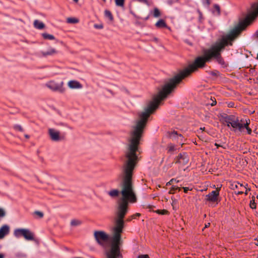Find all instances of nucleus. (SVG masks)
I'll return each mask as SVG.
<instances>
[{
  "label": "nucleus",
  "instance_id": "7",
  "mask_svg": "<svg viewBox=\"0 0 258 258\" xmlns=\"http://www.w3.org/2000/svg\"><path fill=\"white\" fill-rule=\"evenodd\" d=\"M63 82L62 81L58 82L55 80H52L48 81L45 84V86L52 91L58 92L62 93L65 91V88L63 87Z\"/></svg>",
  "mask_w": 258,
  "mask_h": 258
},
{
  "label": "nucleus",
  "instance_id": "23",
  "mask_svg": "<svg viewBox=\"0 0 258 258\" xmlns=\"http://www.w3.org/2000/svg\"><path fill=\"white\" fill-rule=\"evenodd\" d=\"M252 200L250 201V207L252 209H255L256 208V204L255 203V197L254 196L252 197Z\"/></svg>",
  "mask_w": 258,
  "mask_h": 258
},
{
  "label": "nucleus",
  "instance_id": "29",
  "mask_svg": "<svg viewBox=\"0 0 258 258\" xmlns=\"http://www.w3.org/2000/svg\"><path fill=\"white\" fill-rule=\"evenodd\" d=\"M6 216L5 210L2 208H0V218H3Z\"/></svg>",
  "mask_w": 258,
  "mask_h": 258
},
{
  "label": "nucleus",
  "instance_id": "9",
  "mask_svg": "<svg viewBox=\"0 0 258 258\" xmlns=\"http://www.w3.org/2000/svg\"><path fill=\"white\" fill-rule=\"evenodd\" d=\"M219 189L217 188L216 190H213L207 195V200L212 202H217L219 195Z\"/></svg>",
  "mask_w": 258,
  "mask_h": 258
},
{
  "label": "nucleus",
  "instance_id": "38",
  "mask_svg": "<svg viewBox=\"0 0 258 258\" xmlns=\"http://www.w3.org/2000/svg\"><path fill=\"white\" fill-rule=\"evenodd\" d=\"M215 145L217 147V148H223V149H225V147H223L221 145H220L217 143H215Z\"/></svg>",
  "mask_w": 258,
  "mask_h": 258
},
{
  "label": "nucleus",
  "instance_id": "44",
  "mask_svg": "<svg viewBox=\"0 0 258 258\" xmlns=\"http://www.w3.org/2000/svg\"><path fill=\"white\" fill-rule=\"evenodd\" d=\"M5 255L3 253H0V258H4Z\"/></svg>",
  "mask_w": 258,
  "mask_h": 258
},
{
  "label": "nucleus",
  "instance_id": "39",
  "mask_svg": "<svg viewBox=\"0 0 258 258\" xmlns=\"http://www.w3.org/2000/svg\"><path fill=\"white\" fill-rule=\"evenodd\" d=\"M183 188L184 189V192L185 193H186L187 191L189 190V188L187 187H183Z\"/></svg>",
  "mask_w": 258,
  "mask_h": 258
},
{
  "label": "nucleus",
  "instance_id": "12",
  "mask_svg": "<svg viewBox=\"0 0 258 258\" xmlns=\"http://www.w3.org/2000/svg\"><path fill=\"white\" fill-rule=\"evenodd\" d=\"M9 227L7 225H3L0 228V239L3 238L6 235H7L9 233Z\"/></svg>",
  "mask_w": 258,
  "mask_h": 258
},
{
  "label": "nucleus",
  "instance_id": "34",
  "mask_svg": "<svg viewBox=\"0 0 258 258\" xmlns=\"http://www.w3.org/2000/svg\"><path fill=\"white\" fill-rule=\"evenodd\" d=\"M138 258H150L148 254H142L138 256Z\"/></svg>",
  "mask_w": 258,
  "mask_h": 258
},
{
  "label": "nucleus",
  "instance_id": "35",
  "mask_svg": "<svg viewBox=\"0 0 258 258\" xmlns=\"http://www.w3.org/2000/svg\"><path fill=\"white\" fill-rule=\"evenodd\" d=\"M94 27H95L96 28H98V29H102L103 28V25L96 24L94 25Z\"/></svg>",
  "mask_w": 258,
  "mask_h": 258
},
{
  "label": "nucleus",
  "instance_id": "49",
  "mask_svg": "<svg viewBox=\"0 0 258 258\" xmlns=\"http://www.w3.org/2000/svg\"><path fill=\"white\" fill-rule=\"evenodd\" d=\"M204 129H205V127H203V128L201 127L200 128V130H203V131L204 130Z\"/></svg>",
  "mask_w": 258,
  "mask_h": 258
},
{
  "label": "nucleus",
  "instance_id": "37",
  "mask_svg": "<svg viewBox=\"0 0 258 258\" xmlns=\"http://www.w3.org/2000/svg\"><path fill=\"white\" fill-rule=\"evenodd\" d=\"M245 128L247 130L248 134L250 135L251 133V130L249 127H246Z\"/></svg>",
  "mask_w": 258,
  "mask_h": 258
},
{
  "label": "nucleus",
  "instance_id": "4",
  "mask_svg": "<svg viewBox=\"0 0 258 258\" xmlns=\"http://www.w3.org/2000/svg\"><path fill=\"white\" fill-rule=\"evenodd\" d=\"M94 236L97 243L104 248L107 247L109 236L104 231L96 230L94 232Z\"/></svg>",
  "mask_w": 258,
  "mask_h": 258
},
{
  "label": "nucleus",
  "instance_id": "1",
  "mask_svg": "<svg viewBox=\"0 0 258 258\" xmlns=\"http://www.w3.org/2000/svg\"><path fill=\"white\" fill-rule=\"evenodd\" d=\"M147 123L146 121L139 117L135 121V124L132 126L130 133L125 154V161L122 169L121 190L113 189L108 192V195L112 198L118 197L119 194L121 197L117 202L114 226L111 229L110 248L105 252L106 257H122L119 246L121 244V234L124 228L123 219L127 212L129 203H135L137 201L132 177L133 171L139 161L137 152Z\"/></svg>",
  "mask_w": 258,
  "mask_h": 258
},
{
  "label": "nucleus",
  "instance_id": "32",
  "mask_svg": "<svg viewBox=\"0 0 258 258\" xmlns=\"http://www.w3.org/2000/svg\"><path fill=\"white\" fill-rule=\"evenodd\" d=\"M177 136V134L176 132H171L170 134V137L171 138H175Z\"/></svg>",
  "mask_w": 258,
  "mask_h": 258
},
{
  "label": "nucleus",
  "instance_id": "30",
  "mask_svg": "<svg viewBox=\"0 0 258 258\" xmlns=\"http://www.w3.org/2000/svg\"><path fill=\"white\" fill-rule=\"evenodd\" d=\"M141 216V214L140 213H136L132 216L127 219V221H131L133 219H135L136 217H140Z\"/></svg>",
  "mask_w": 258,
  "mask_h": 258
},
{
  "label": "nucleus",
  "instance_id": "27",
  "mask_svg": "<svg viewBox=\"0 0 258 258\" xmlns=\"http://www.w3.org/2000/svg\"><path fill=\"white\" fill-rule=\"evenodd\" d=\"M214 9L215 10V12L217 13V15H220V8L219 5H215L214 6Z\"/></svg>",
  "mask_w": 258,
  "mask_h": 258
},
{
  "label": "nucleus",
  "instance_id": "2",
  "mask_svg": "<svg viewBox=\"0 0 258 258\" xmlns=\"http://www.w3.org/2000/svg\"><path fill=\"white\" fill-rule=\"evenodd\" d=\"M243 26L242 24L239 26H235L228 34L223 35L218 39L211 45L210 48L204 50L203 56L197 57L192 64L189 65L188 67L183 70L176 76L170 79L162 87V89L158 93L154 95L152 99L147 103L143 110L138 113V117H141L148 122L150 116L154 113L158 108L161 101L166 98L167 95L176 88L182 79L188 77L198 68L204 67L206 62L215 59L219 63L223 64L224 60L221 57V51L226 46L232 45V41L242 31Z\"/></svg>",
  "mask_w": 258,
  "mask_h": 258
},
{
  "label": "nucleus",
  "instance_id": "36",
  "mask_svg": "<svg viewBox=\"0 0 258 258\" xmlns=\"http://www.w3.org/2000/svg\"><path fill=\"white\" fill-rule=\"evenodd\" d=\"M175 180L174 179H171L169 182H168L167 183H166V185H171L172 184V183L173 182V181H175Z\"/></svg>",
  "mask_w": 258,
  "mask_h": 258
},
{
  "label": "nucleus",
  "instance_id": "10",
  "mask_svg": "<svg viewBox=\"0 0 258 258\" xmlns=\"http://www.w3.org/2000/svg\"><path fill=\"white\" fill-rule=\"evenodd\" d=\"M188 162V158L185 153L180 154L177 157V163L180 164L181 166H184L186 165Z\"/></svg>",
  "mask_w": 258,
  "mask_h": 258
},
{
  "label": "nucleus",
  "instance_id": "24",
  "mask_svg": "<svg viewBox=\"0 0 258 258\" xmlns=\"http://www.w3.org/2000/svg\"><path fill=\"white\" fill-rule=\"evenodd\" d=\"M155 212L160 215H166L168 214V211L166 210H157Z\"/></svg>",
  "mask_w": 258,
  "mask_h": 258
},
{
  "label": "nucleus",
  "instance_id": "18",
  "mask_svg": "<svg viewBox=\"0 0 258 258\" xmlns=\"http://www.w3.org/2000/svg\"><path fill=\"white\" fill-rule=\"evenodd\" d=\"M42 37L44 39L52 40L55 39V37L53 35L48 34L47 33H43L41 34Z\"/></svg>",
  "mask_w": 258,
  "mask_h": 258
},
{
  "label": "nucleus",
  "instance_id": "16",
  "mask_svg": "<svg viewBox=\"0 0 258 258\" xmlns=\"http://www.w3.org/2000/svg\"><path fill=\"white\" fill-rule=\"evenodd\" d=\"M155 26H156V27L159 28H166L167 27L165 21L162 19H160L159 21H158L156 23Z\"/></svg>",
  "mask_w": 258,
  "mask_h": 258
},
{
  "label": "nucleus",
  "instance_id": "45",
  "mask_svg": "<svg viewBox=\"0 0 258 258\" xmlns=\"http://www.w3.org/2000/svg\"><path fill=\"white\" fill-rule=\"evenodd\" d=\"M25 137L26 139H29L30 136H29L28 135H25Z\"/></svg>",
  "mask_w": 258,
  "mask_h": 258
},
{
  "label": "nucleus",
  "instance_id": "3",
  "mask_svg": "<svg viewBox=\"0 0 258 258\" xmlns=\"http://www.w3.org/2000/svg\"><path fill=\"white\" fill-rule=\"evenodd\" d=\"M222 122L228 127L231 126L234 130H238L241 132L243 128V124L240 122L238 118L232 115L223 116Z\"/></svg>",
  "mask_w": 258,
  "mask_h": 258
},
{
  "label": "nucleus",
  "instance_id": "50",
  "mask_svg": "<svg viewBox=\"0 0 258 258\" xmlns=\"http://www.w3.org/2000/svg\"><path fill=\"white\" fill-rule=\"evenodd\" d=\"M108 91H109L110 93L113 94V93H112V91H111V90H108Z\"/></svg>",
  "mask_w": 258,
  "mask_h": 258
},
{
  "label": "nucleus",
  "instance_id": "8",
  "mask_svg": "<svg viewBox=\"0 0 258 258\" xmlns=\"http://www.w3.org/2000/svg\"><path fill=\"white\" fill-rule=\"evenodd\" d=\"M48 134L50 140L52 141L58 142L63 139L60 131L53 128H48Z\"/></svg>",
  "mask_w": 258,
  "mask_h": 258
},
{
  "label": "nucleus",
  "instance_id": "48",
  "mask_svg": "<svg viewBox=\"0 0 258 258\" xmlns=\"http://www.w3.org/2000/svg\"><path fill=\"white\" fill-rule=\"evenodd\" d=\"M255 35H256V36L258 37V31H257L256 32H255Z\"/></svg>",
  "mask_w": 258,
  "mask_h": 258
},
{
  "label": "nucleus",
  "instance_id": "52",
  "mask_svg": "<svg viewBox=\"0 0 258 258\" xmlns=\"http://www.w3.org/2000/svg\"><path fill=\"white\" fill-rule=\"evenodd\" d=\"M104 2H106V0H103Z\"/></svg>",
  "mask_w": 258,
  "mask_h": 258
},
{
  "label": "nucleus",
  "instance_id": "42",
  "mask_svg": "<svg viewBox=\"0 0 258 258\" xmlns=\"http://www.w3.org/2000/svg\"><path fill=\"white\" fill-rule=\"evenodd\" d=\"M210 223H207V224H206L205 225V227H204V228H207V227H209V226H210Z\"/></svg>",
  "mask_w": 258,
  "mask_h": 258
},
{
  "label": "nucleus",
  "instance_id": "13",
  "mask_svg": "<svg viewBox=\"0 0 258 258\" xmlns=\"http://www.w3.org/2000/svg\"><path fill=\"white\" fill-rule=\"evenodd\" d=\"M57 50L53 47H49L46 51H43L41 52V54L43 56H46L48 55H52L57 53Z\"/></svg>",
  "mask_w": 258,
  "mask_h": 258
},
{
  "label": "nucleus",
  "instance_id": "31",
  "mask_svg": "<svg viewBox=\"0 0 258 258\" xmlns=\"http://www.w3.org/2000/svg\"><path fill=\"white\" fill-rule=\"evenodd\" d=\"M175 150V146L173 145H170L168 147V150L169 152H172Z\"/></svg>",
  "mask_w": 258,
  "mask_h": 258
},
{
  "label": "nucleus",
  "instance_id": "26",
  "mask_svg": "<svg viewBox=\"0 0 258 258\" xmlns=\"http://www.w3.org/2000/svg\"><path fill=\"white\" fill-rule=\"evenodd\" d=\"M176 189H178L179 190H180V188L176 186H173L170 190L169 191V194H173L174 193V191Z\"/></svg>",
  "mask_w": 258,
  "mask_h": 258
},
{
  "label": "nucleus",
  "instance_id": "40",
  "mask_svg": "<svg viewBox=\"0 0 258 258\" xmlns=\"http://www.w3.org/2000/svg\"><path fill=\"white\" fill-rule=\"evenodd\" d=\"M248 124H249V123L246 121V123H244V124H243V128L244 127L246 128V127H248Z\"/></svg>",
  "mask_w": 258,
  "mask_h": 258
},
{
  "label": "nucleus",
  "instance_id": "21",
  "mask_svg": "<svg viewBox=\"0 0 258 258\" xmlns=\"http://www.w3.org/2000/svg\"><path fill=\"white\" fill-rule=\"evenodd\" d=\"M116 6L121 8L124 7L125 0H114Z\"/></svg>",
  "mask_w": 258,
  "mask_h": 258
},
{
  "label": "nucleus",
  "instance_id": "28",
  "mask_svg": "<svg viewBox=\"0 0 258 258\" xmlns=\"http://www.w3.org/2000/svg\"><path fill=\"white\" fill-rule=\"evenodd\" d=\"M34 214L38 216L40 218H42L44 216V214L42 212L38 211H35L34 212Z\"/></svg>",
  "mask_w": 258,
  "mask_h": 258
},
{
  "label": "nucleus",
  "instance_id": "20",
  "mask_svg": "<svg viewBox=\"0 0 258 258\" xmlns=\"http://www.w3.org/2000/svg\"><path fill=\"white\" fill-rule=\"evenodd\" d=\"M79 22L78 19L74 17H69L67 19V22L70 24H76Z\"/></svg>",
  "mask_w": 258,
  "mask_h": 258
},
{
  "label": "nucleus",
  "instance_id": "33",
  "mask_svg": "<svg viewBox=\"0 0 258 258\" xmlns=\"http://www.w3.org/2000/svg\"><path fill=\"white\" fill-rule=\"evenodd\" d=\"M203 3L208 7L211 4L210 0H203Z\"/></svg>",
  "mask_w": 258,
  "mask_h": 258
},
{
  "label": "nucleus",
  "instance_id": "22",
  "mask_svg": "<svg viewBox=\"0 0 258 258\" xmlns=\"http://www.w3.org/2000/svg\"><path fill=\"white\" fill-rule=\"evenodd\" d=\"M105 16L108 18L111 21L113 20V17L111 13L108 10H105L104 12Z\"/></svg>",
  "mask_w": 258,
  "mask_h": 258
},
{
  "label": "nucleus",
  "instance_id": "43",
  "mask_svg": "<svg viewBox=\"0 0 258 258\" xmlns=\"http://www.w3.org/2000/svg\"><path fill=\"white\" fill-rule=\"evenodd\" d=\"M216 101L215 100V101H213L212 103L211 104V106H214L215 105H216Z\"/></svg>",
  "mask_w": 258,
  "mask_h": 258
},
{
  "label": "nucleus",
  "instance_id": "41",
  "mask_svg": "<svg viewBox=\"0 0 258 258\" xmlns=\"http://www.w3.org/2000/svg\"><path fill=\"white\" fill-rule=\"evenodd\" d=\"M243 189H244V188H243ZM245 194L246 195H247V192H248V191H249V190H250V188H247L246 187V188H245Z\"/></svg>",
  "mask_w": 258,
  "mask_h": 258
},
{
  "label": "nucleus",
  "instance_id": "25",
  "mask_svg": "<svg viewBox=\"0 0 258 258\" xmlns=\"http://www.w3.org/2000/svg\"><path fill=\"white\" fill-rule=\"evenodd\" d=\"M14 128L17 131H19V132H23L24 131V128H23V127L20 125H18V124H16V125H15L14 126Z\"/></svg>",
  "mask_w": 258,
  "mask_h": 258
},
{
  "label": "nucleus",
  "instance_id": "47",
  "mask_svg": "<svg viewBox=\"0 0 258 258\" xmlns=\"http://www.w3.org/2000/svg\"><path fill=\"white\" fill-rule=\"evenodd\" d=\"M223 148H220V149L219 151L220 152H223Z\"/></svg>",
  "mask_w": 258,
  "mask_h": 258
},
{
  "label": "nucleus",
  "instance_id": "51",
  "mask_svg": "<svg viewBox=\"0 0 258 258\" xmlns=\"http://www.w3.org/2000/svg\"><path fill=\"white\" fill-rule=\"evenodd\" d=\"M179 136L180 137H181V135H179Z\"/></svg>",
  "mask_w": 258,
  "mask_h": 258
},
{
  "label": "nucleus",
  "instance_id": "11",
  "mask_svg": "<svg viewBox=\"0 0 258 258\" xmlns=\"http://www.w3.org/2000/svg\"><path fill=\"white\" fill-rule=\"evenodd\" d=\"M68 87L72 89H79L82 88V84L76 80H71L68 83Z\"/></svg>",
  "mask_w": 258,
  "mask_h": 258
},
{
  "label": "nucleus",
  "instance_id": "46",
  "mask_svg": "<svg viewBox=\"0 0 258 258\" xmlns=\"http://www.w3.org/2000/svg\"><path fill=\"white\" fill-rule=\"evenodd\" d=\"M73 2L75 3V4H77L79 2V0H73Z\"/></svg>",
  "mask_w": 258,
  "mask_h": 258
},
{
  "label": "nucleus",
  "instance_id": "19",
  "mask_svg": "<svg viewBox=\"0 0 258 258\" xmlns=\"http://www.w3.org/2000/svg\"><path fill=\"white\" fill-rule=\"evenodd\" d=\"M152 13L153 17L155 18H158L160 17L161 15L160 10L157 8H154Z\"/></svg>",
  "mask_w": 258,
  "mask_h": 258
},
{
  "label": "nucleus",
  "instance_id": "15",
  "mask_svg": "<svg viewBox=\"0 0 258 258\" xmlns=\"http://www.w3.org/2000/svg\"><path fill=\"white\" fill-rule=\"evenodd\" d=\"M34 26L38 29H43L45 28L44 24L38 20H36L34 21Z\"/></svg>",
  "mask_w": 258,
  "mask_h": 258
},
{
  "label": "nucleus",
  "instance_id": "6",
  "mask_svg": "<svg viewBox=\"0 0 258 258\" xmlns=\"http://www.w3.org/2000/svg\"><path fill=\"white\" fill-rule=\"evenodd\" d=\"M14 234L16 237L19 238L23 236L27 240H34L35 239L34 233L28 229L21 228L15 229Z\"/></svg>",
  "mask_w": 258,
  "mask_h": 258
},
{
  "label": "nucleus",
  "instance_id": "17",
  "mask_svg": "<svg viewBox=\"0 0 258 258\" xmlns=\"http://www.w3.org/2000/svg\"><path fill=\"white\" fill-rule=\"evenodd\" d=\"M82 222L81 220L79 219H73L71 221L70 224L72 227H76L81 225Z\"/></svg>",
  "mask_w": 258,
  "mask_h": 258
},
{
  "label": "nucleus",
  "instance_id": "14",
  "mask_svg": "<svg viewBox=\"0 0 258 258\" xmlns=\"http://www.w3.org/2000/svg\"><path fill=\"white\" fill-rule=\"evenodd\" d=\"M233 186H234L236 188L240 190L236 193L237 195H240L243 193V188H246V186H244L242 184L240 183H236V184H232Z\"/></svg>",
  "mask_w": 258,
  "mask_h": 258
},
{
  "label": "nucleus",
  "instance_id": "5",
  "mask_svg": "<svg viewBox=\"0 0 258 258\" xmlns=\"http://www.w3.org/2000/svg\"><path fill=\"white\" fill-rule=\"evenodd\" d=\"M252 9V12L247 16L245 19L239 22V23L236 26H239L241 25V24H242V25L244 26L243 28H242V31L258 16V3L253 4Z\"/></svg>",
  "mask_w": 258,
  "mask_h": 258
}]
</instances>
